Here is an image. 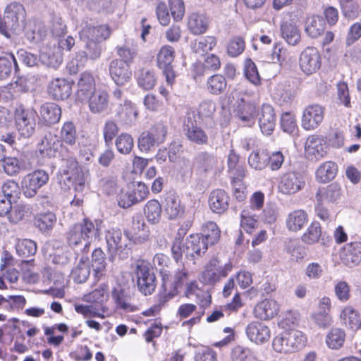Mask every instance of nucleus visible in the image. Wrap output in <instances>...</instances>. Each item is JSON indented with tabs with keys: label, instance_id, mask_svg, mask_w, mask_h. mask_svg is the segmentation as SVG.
I'll use <instances>...</instances> for the list:
<instances>
[{
	"label": "nucleus",
	"instance_id": "obj_21",
	"mask_svg": "<svg viewBox=\"0 0 361 361\" xmlns=\"http://www.w3.org/2000/svg\"><path fill=\"white\" fill-rule=\"evenodd\" d=\"M111 29L108 25L98 26L85 25L80 32L81 39L101 42L107 39L111 34Z\"/></svg>",
	"mask_w": 361,
	"mask_h": 361
},
{
	"label": "nucleus",
	"instance_id": "obj_29",
	"mask_svg": "<svg viewBox=\"0 0 361 361\" xmlns=\"http://www.w3.org/2000/svg\"><path fill=\"white\" fill-rule=\"evenodd\" d=\"M128 233L130 236V240H133L135 243H142L148 240L149 230L143 219L137 216L136 218H133L131 231Z\"/></svg>",
	"mask_w": 361,
	"mask_h": 361
},
{
	"label": "nucleus",
	"instance_id": "obj_49",
	"mask_svg": "<svg viewBox=\"0 0 361 361\" xmlns=\"http://www.w3.org/2000/svg\"><path fill=\"white\" fill-rule=\"evenodd\" d=\"M202 233L200 235L204 238V240L209 245H212L219 241L221 232L218 226L214 222H207L202 226Z\"/></svg>",
	"mask_w": 361,
	"mask_h": 361
},
{
	"label": "nucleus",
	"instance_id": "obj_18",
	"mask_svg": "<svg viewBox=\"0 0 361 361\" xmlns=\"http://www.w3.org/2000/svg\"><path fill=\"white\" fill-rule=\"evenodd\" d=\"M245 333L249 340L256 344L267 342L271 336L269 326L260 322L249 323L245 329Z\"/></svg>",
	"mask_w": 361,
	"mask_h": 361
},
{
	"label": "nucleus",
	"instance_id": "obj_22",
	"mask_svg": "<svg viewBox=\"0 0 361 361\" xmlns=\"http://www.w3.org/2000/svg\"><path fill=\"white\" fill-rule=\"evenodd\" d=\"M87 97L89 109L92 114H102L108 109L109 97L106 90L97 89Z\"/></svg>",
	"mask_w": 361,
	"mask_h": 361
},
{
	"label": "nucleus",
	"instance_id": "obj_23",
	"mask_svg": "<svg viewBox=\"0 0 361 361\" xmlns=\"http://www.w3.org/2000/svg\"><path fill=\"white\" fill-rule=\"evenodd\" d=\"M279 312V305L271 299H265L256 305L253 313L256 318L261 320L272 319Z\"/></svg>",
	"mask_w": 361,
	"mask_h": 361
},
{
	"label": "nucleus",
	"instance_id": "obj_40",
	"mask_svg": "<svg viewBox=\"0 0 361 361\" xmlns=\"http://www.w3.org/2000/svg\"><path fill=\"white\" fill-rule=\"evenodd\" d=\"M307 222V214L302 209L290 212L286 219V226L289 231H300Z\"/></svg>",
	"mask_w": 361,
	"mask_h": 361
},
{
	"label": "nucleus",
	"instance_id": "obj_3",
	"mask_svg": "<svg viewBox=\"0 0 361 361\" xmlns=\"http://www.w3.org/2000/svg\"><path fill=\"white\" fill-rule=\"evenodd\" d=\"M305 344L304 334L298 330H290L279 334L274 338L272 341L273 349L280 353H294Z\"/></svg>",
	"mask_w": 361,
	"mask_h": 361
},
{
	"label": "nucleus",
	"instance_id": "obj_36",
	"mask_svg": "<svg viewBox=\"0 0 361 361\" xmlns=\"http://www.w3.org/2000/svg\"><path fill=\"white\" fill-rule=\"evenodd\" d=\"M18 71L17 60L13 54L7 53L0 56V80L7 79L13 71L17 73Z\"/></svg>",
	"mask_w": 361,
	"mask_h": 361
},
{
	"label": "nucleus",
	"instance_id": "obj_62",
	"mask_svg": "<svg viewBox=\"0 0 361 361\" xmlns=\"http://www.w3.org/2000/svg\"><path fill=\"white\" fill-rule=\"evenodd\" d=\"M1 192L11 201H15L20 195L18 183L13 180H8L2 185Z\"/></svg>",
	"mask_w": 361,
	"mask_h": 361
},
{
	"label": "nucleus",
	"instance_id": "obj_53",
	"mask_svg": "<svg viewBox=\"0 0 361 361\" xmlns=\"http://www.w3.org/2000/svg\"><path fill=\"white\" fill-rule=\"evenodd\" d=\"M216 44V39L214 37H202L194 42L192 44V49L196 54L203 55L212 50Z\"/></svg>",
	"mask_w": 361,
	"mask_h": 361
},
{
	"label": "nucleus",
	"instance_id": "obj_11",
	"mask_svg": "<svg viewBox=\"0 0 361 361\" xmlns=\"http://www.w3.org/2000/svg\"><path fill=\"white\" fill-rule=\"evenodd\" d=\"M37 113L33 109H23L16 114V125L20 135L24 137L32 135L36 127Z\"/></svg>",
	"mask_w": 361,
	"mask_h": 361
},
{
	"label": "nucleus",
	"instance_id": "obj_24",
	"mask_svg": "<svg viewBox=\"0 0 361 361\" xmlns=\"http://www.w3.org/2000/svg\"><path fill=\"white\" fill-rule=\"evenodd\" d=\"M340 257L347 266L357 265L361 262V243L353 242L346 244L341 250Z\"/></svg>",
	"mask_w": 361,
	"mask_h": 361
},
{
	"label": "nucleus",
	"instance_id": "obj_6",
	"mask_svg": "<svg viewBox=\"0 0 361 361\" xmlns=\"http://www.w3.org/2000/svg\"><path fill=\"white\" fill-rule=\"evenodd\" d=\"M197 114L195 111H188L183 121V130L186 138L197 145L208 143V135L206 132L197 124Z\"/></svg>",
	"mask_w": 361,
	"mask_h": 361
},
{
	"label": "nucleus",
	"instance_id": "obj_27",
	"mask_svg": "<svg viewBox=\"0 0 361 361\" xmlns=\"http://www.w3.org/2000/svg\"><path fill=\"white\" fill-rule=\"evenodd\" d=\"M342 195L341 186L337 183H333L326 187L318 189L315 195L316 201L325 203L336 202Z\"/></svg>",
	"mask_w": 361,
	"mask_h": 361
},
{
	"label": "nucleus",
	"instance_id": "obj_28",
	"mask_svg": "<svg viewBox=\"0 0 361 361\" xmlns=\"http://www.w3.org/2000/svg\"><path fill=\"white\" fill-rule=\"evenodd\" d=\"M227 276V271L221 269L219 262L216 258L212 259L207 264L202 274V278L205 283H213Z\"/></svg>",
	"mask_w": 361,
	"mask_h": 361
},
{
	"label": "nucleus",
	"instance_id": "obj_60",
	"mask_svg": "<svg viewBox=\"0 0 361 361\" xmlns=\"http://www.w3.org/2000/svg\"><path fill=\"white\" fill-rule=\"evenodd\" d=\"M322 234L321 226L319 222H312L302 236V240L307 244H314L319 241Z\"/></svg>",
	"mask_w": 361,
	"mask_h": 361
},
{
	"label": "nucleus",
	"instance_id": "obj_32",
	"mask_svg": "<svg viewBox=\"0 0 361 361\" xmlns=\"http://www.w3.org/2000/svg\"><path fill=\"white\" fill-rule=\"evenodd\" d=\"M95 89V81L93 75L89 72L80 75L78 82V97L83 100L87 98Z\"/></svg>",
	"mask_w": 361,
	"mask_h": 361
},
{
	"label": "nucleus",
	"instance_id": "obj_35",
	"mask_svg": "<svg viewBox=\"0 0 361 361\" xmlns=\"http://www.w3.org/2000/svg\"><path fill=\"white\" fill-rule=\"evenodd\" d=\"M338 172V167L336 163L333 161H325L320 164L315 172L316 180L325 183L333 180Z\"/></svg>",
	"mask_w": 361,
	"mask_h": 361
},
{
	"label": "nucleus",
	"instance_id": "obj_57",
	"mask_svg": "<svg viewBox=\"0 0 361 361\" xmlns=\"http://www.w3.org/2000/svg\"><path fill=\"white\" fill-rule=\"evenodd\" d=\"M60 139L67 145L73 146L77 140V131L72 122H66L60 132Z\"/></svg>",
	"mask_w": 361,
	"mask_h": 361
},
{
	"label": "nucleus",
	"instance_id": "obj_51",
	"mask_svg": "<svg viewBox=\"0 0 361 361\" xmlns=\"http://www.w3.org/2000/svg\"><path fill=\"white\" fill-rule=\"evenodd\" d=\"M226 78L220 74H215L209 78L207 82V90L212 94H220L226 88Z\"/></svg>",
	"mask_w": 361,
	"mask_h": 361
},
{
	"label": "nucleus",
	"instance_id": "obj_10",
	"mask_svg": "<svg viewBox=\"0 0 361 361\" xmlns=\"http://www.w3.org/2000/svg\"><path fill=\"white\" fill-rule=\"evenodd\" d=\"M49 180L48 173L43 170H36L26 175L22 180L23 193L27 197H33L38 190Z\"/></svg>",
	"mask_w": 361,
	"mask_h": 361
},
{
	"label": "nucleus",
	"instance_id": "obj_41",
	"mask_svg": "<svg viewBox=\"0 0 361 361\" xmlns=\"http://www.w3.org/2000/svg\"><path fill=\"white\" fill-rule=\"evenodd\" d=\"M164 211L169 219H176L183 214L184 207L181 204L178 197L169 195L166 198Z\"/></svg>",
	"mask_w": 361,
	"mask_h": 361
},
{
	"label": "nucleus",
	"instance_id": "obj_59",
	"mask_svg": "<svg viewBox=\"0 0 361 361\" xmlns=\"http://www.w3.org/2000/svg\"><path fill=\"white\" fill-rule=\"evenodd\" d=\"M134 141L132 136L128 133H121L116 139V147L118 152L123 154H128L133 149Z\"/></svg>",
	"mask_w": 361,
	"mask_h": 361
},
{
	"label": "nucleus",
	"instance_id": "obj_25",
	"mask_svg": "<svg viewBox=\"0 0 361 361\" xmlns=\"http://www.w3.org/2000/svg\"><path fill=\"white\" fill-rule=\"evenodd\" d=\"M71 85L65 79L53 80L48 87V92L54 99H66L71 95Z\"/></svg>",
	"mask_w": 361,
	"mask_h": 361
},
{
	"label": "nucleus",
	"instance_id": "obj_58",
	"mask_svg": "<svg viewBox=\"0 0 361 361\" xmlns=\"http://www.w3.org/2000/svg\"><path fill=\"white\" fill-rule=\"evenodd\" d=\"M30 207L27 204H17L13 206L8 215L10 222L17 224L21 221L25 216L30 214Z\"/></svg>",
	"mask_w": 361,
	"mask_h": 361
},
{
	"label": "nucleus",
	"instance_id": "obj_64",
	"mask_svg": "<svg viewBox=\"0 0 361 361\" xmlns=\"http://www.w3.org/2000/svg\"><path fill=\"white\" fill-rule=\"evenodd\" d=\"M137 82L145 90L152 89L156 83L154 73L148 70H141L137 76Z\"/></svg>",
	"mask_w": 361,
	"mask_h": 361
},
{
	"label": "nucleus",
	"instance_id": "obj_34",
	"mask_svg": "<svg viewBox=\"0 0 361 361\" xmlns=\"http://www.w3.org/2000/svg\"><path fill=\"white\" fill-rule=\"evenodd\" d=\"M90 274L89 257L87 254L82 253L78 264L72 269L71 276L77 283H82L87 281Z\"/></svg>",
	"mask_w": 361,
	"mask_h": 361
},
{
	"label": "nucleus",
	"instance_id": "obj_20",
	"mask_svg": "<svg viewBox=\"0 0 361 361\" xmlns=\"http://www.w3.org/2000/svg\"><path fill=\"white\" fill-rule=\"evenodd\" d=\"M235 116L247 125L254 123L256 115L255 105L245 98L237 100L234 107Z\"/></svg>",
	"mask_w": 361,
	"mask_h": 361
},
{
	"label": "nucleus",
	"instance_id": "obj_1",
	"mask_svg": "<svg viewBox=\"0 0 361 361\" xmlns=\"http://www.w3.org/2000/svg\"><path fill=\"white\" fill-rule=\"evenodd\" d=\"M61 165L59 183L64 190L71 187L76 191H82L89 176V171L79 166L74 154L66 147L60 151Z\"/></svg>",
	"mask_w": 361,
	"mask_h": 361
},
{
	"label": "nucleus",
	"instance_id": "obj_38",
	"mask_svg": "<svg viewBox=\"0 0 361 361\" xmlns=\"http://www.w3.org/2000/svg\"><path fill=\"white\" fill-rule=\"evenodd\" d=\"M340 318L341 323L352 330H357L361 326L358 312L350 306L345 307L341 311Z\"/></svg>",
	"mask_w": 361,
	"mask_h": 361
},
{
	"label": "nucleus",
	"instance_id": "obj_47",
	"mask_svg": "<svg viewBox=\"0 0 361 361\" xmlns=\"http://www.w3.org/2000/svg\"><path fill=\"white\" fill-rule=\"evenodd\" d=\"M185 295L188 298L195 295L197 298V302L202 307H206L211 303V295L209 293L197 288L195 283H190L188 285Z\"/></svg>",
	"mask_w": 361,
	"mask_h": 361
},
{
	"label": "nucleus",
	"instance_id": "obj_44",
	"mask_svg": "<svg viewBox=\"0 0 361 361\" xmlns=\"http://www.w3.org/2000/svg\"><path fill=\"white\" fill-rule=\"evenodd\" d=\"M106 257L104 252L100 249H95L92 254V267L96 278H100L106 270Z\"/></svg>",
	"mask_w": 361,
	"mask_h": 361
},
{
	"label": "nucleus",
	"instance_id": "obj_52",
	"mask_svg": "<svg viewBox=\"0 0 361 361\" xmlns=\"http://www.w3.org/2000/svg\"><path fill=\"white\" fill-rule=\"evenodd\" d=\"M40 60L47 66L57 68L62 62V54L56 48L53 51L44 50L40 54Z\"/></svg>",
	"mask_w": 361,
	"mask_h": 361
},
{
	"label": "nucleus",
	"instance_id": "obj_5",
	"mask_svg": "<svg viewBox=\"0 0 361 361\" xmlns=\"http://www.w3.org/2000/svg\"><path fill=\"white\" fill-rule=\"evenodd\" d=\"M137 285L145 295H151L157 286L156 276L151 264L146 261H140L136 265Z\"/></svg>",
	"mask_w": 361,
	"mask_h": 361
},
{
	"label": "nucleus",
	"instance_id": "obj_43",
	"mask_svg": "<svg viewBox=\"0 0 361 361\" xmlns=\"http://www.w3.org/2000/svg\"><path fill=\"white\" fill-rule=\"evenodd\" d=\"M117 55L121 59L120 61L129 65L133 62L134 57L137 54V49L134 47L133 39H126L125 44L116 47Z\"/></svg>",
	"mask_w": 361,
	"mask_h": 361
},
{
	"label": "nucleus",
	"instance_id": "obj_50",
	"mask_svg": "<svg viewBox=\"0 0 361 361\" xmlns=\"http://www.w3.org/2000/svg\"><path fill=\"white\" fill-rule=\"evenodd\" d=\"M345 339L344 330L340 328H333L326 338V345L331 349H338L343 346Z\"/></svg>",
	"mask_w": 361,
	"mask_h": 361
},
{
	"label": "nucleus",
	"instance_id": "obj_15",
	"mask_svg": "<svg viewBox=\"0 0 361 361\" xmlns=\"http://www.w3.org/2000/svg\"><path fill=\"white\" fill-rule=\"evenodd\" d=\"M328 146L324 139L317 135H310L305 142L306 156L311 160H319L327 153Z\"/></svg>",
	"mask_w": 361,
	"mask_h": 361
},
{
	"label": "nucleus",
	"instance_id": "obj_31",
	"mask_svg": "<svg viewBox=\"0 0 361 361\" xmlns=\"http://www.w3.org/2000/svg\"><path fill=\"white\" fill-rule=\"evenodd\" d=\"M42 121L47 126L57 123L61 116V108L55 103H45L40 108Z\"/></svg>",
	"mask_w": 361,
	"mask_h": 361
},
{
	"label": "nucleus",
	"instance_id": "obj_7",
	"mask_svg": "<svg viewBox=\"0 0 361 361\" xmlns=\"http://www.w3.org/2000/svg\"><path fill=\"white\" fill-rule=\"evenodd\" d=\"M162 274L161 289L163 290V302H166L178 293V288L180 287L188 279V271L182 269L176 271L173 276L164 272Z\"/></svg>",
	"mask_w": 361,
	"mask_h": 361
},
{
	"label": "nucleus",
	"instance_id": "obj_12",
	"mask_svg": "<svg viewBox=\"0 0 361 361\" xmlns=\"http://www.w3.org/2000/svg\"><path fill=\"white\" fill-rule=\"evenodd\" d=\"M324 116V107L315 104L308 105L303 110L302 127L306 130H313L322 123Z\"/></svg>",
	"mask_w": 361,
	"mask_h": 361
},
{
	"label": "nucleus",
	"instance_id": "obj_16",
	"mask_svg": "<svg viewBox=\"0 0 361 361\" xmlns=\"http://www.w3.org/2000/svg\"><path fill=\"white\" fill-rule=\"evenodd\" d=\"M4 18L13 31L18 30L23 24L25 19V11L22 4L12 2L4 9Z\"/></svg>",
	"mask_w": 361,
	"mask_h": 361
},
{
	"label": "nucleus",
	"instance_id": "obj_17",
	"mask_svg": "<svg viewBox=\"0 0 361 361\" xmlns=\"http://www.w3.org/2000/svg\"><path fill=\"white\" fill-rule=\"evenodd\" d=\"M257 116L259 126L262 133L267 135H271L275 128L276 122V117L273 106L268 104H264L261 106Z\"/></svg>",
	"mask_w": 361,
	"mask_h": 361
},
{
	"label": "nucleus",
	"instance_id": "obj_56",
	"mask_svg": "<svg viewBox=\"0 0 361 361\" xmlns=\"http://www.w3.org/2000/svg\"><path fill=\"white\" fill-rule=\"evenodd\" d=\"M16 250L19 256L28 257L36 253L37 245L35 242L30 239L18 240L16 245Z\"/></svg>",
	"mask_w": 361,
	"mask_h": 361
},
{
	"label": "nucleus",
	"instance_id": "obj_61",
	"mask_svg": "<svg viewBox=\"0 0 361 361\" xmlns=\"http://www.w3.org/2000/svg\"><path fill=\"white\" fill-rule=\"evenodd\" d=\"M244 74L247 80L255 85H258L261 82V78L255 63L247 59L245 61Z\"/></svg>",
	"mask_w": 361,
	"mask_h": 361
},
{
	"label": "nucleus",
	"instance_id": "obj_30",
	"mask_svg": "<svg viewBox=\"0 0 361 361\" xmlns=\"http://www.w3.org/2000/svg\"><path fill=\"white\" fill-rule=\"evenodd\" d=\"M229 197L223 190H213L209 198L211 209L217 214L224 212L228 207Z\"/></svg>",
	"mask_w": 361,
	"mask_h": 361
},
{
	"label": "nucleus",
	"instance_id": "obj_63",
	"mask_svg": "<svg viewBox=\"0 0 361 361\" xmlns=\"http://www.w3.org/2000/svg\"><path fill=\"white\" fill-rule=\"evenodd\" d=\"M107 286L103 284L85 296V300L88 302L102 303L107 299Z\"/></svg>",
	"mask_w": 361,
	"mask_h": 361
},
{
	"label": "nucleus",
	"instance_id": "obj_8",
	"mask_svg": "<svg viewBox=\"0 0 361 361\" xmlns=\"http://www.w3.org/2000/svg\"><path fill=\"white\" fill-rule=\"evenodd\" d=\"M299 67L306 75L316 73L321 66L322 59L317 48L307 47L305 48L299 56Z\"/></svg>",
	"mask_w": 361,
	"mask_h": 361
},
{
	"label": "nucleus",
	"instance_id": "obj_55",
	"mask_svg": "<svg viewBox=\"0 0 361 361\" xmlns=\"http://www.w3.org/2000/svg\"><path fill=\"white\" fill-rule=\"evenodd\" d=\"M161 206L156 200L147 202L145 207V214L149 222L157 224L161 219Z\"/></svg>",
	"mask_w": 361,
	"mask_h": 361
},
{
	"label": "nucleus",
	"instance_id": "obj_26",
	"mask_svg": "<svg viewBox=\"0 0 361 361\" xmlns=\"http://www.w3.org/2000/svg\"><path fill=\"white\" fill-rule=\"evenodd\" d=\"M137 116V111L129 101H126L123 104H120L116 111V117L118 122L123 125L130 126L135 123Z\"/></svg>",
	"mask_w": 361,
	"mask_h": 361
},
{
	"label": "nucleus",
	"instance_id": "obj_46",
	"mask_svg": "<svg viewBox=\"0 0 361 361\" xmlns=\"http://www.w3.org/2000/svg\"><path fill=\"white\" fill-rule=\"evenodd\" d=\"M269 154L267 151L257 149L252 152L248 157L250 166L256 170L264 169L269 164Z\"/></svg>",
	"mask_w": 361,
	"mask_h": 361
},
{
	"label": "nucleus",
	"instance_id": "obj_48",
	"mask_svg": "<svg viewBox=\"0 0 361 361\" xmlns=\"http://www.w3.org/2000/svg\"><path fill=\"white\" fill-rule=\"evenodd\" d=\"M56 221L55 214L47 212L37 215L35 218L34 224L42 232L48 233L53 228Z\"/></svg>",
	"mask_w": 361,
	"mask_h": 361
},
{
	"label": "nucleus",
	"instance_id": "obj_33",
	"mask_svg": "<svg viewBox=\"0 0 361 361\" xmlns=\"http://www.w3.org/2000/svg\"><path fill=\"white\" fill-rule=\"evenodd\" d=\"M281 35L291 46L298 45L301 39L299 29L294 23L290 21H284L281 23Z\"/></svg>",
	"mask_w": 361,
	"mask_h": 361
},
{
	"label": "nucleus",
	"instance_id": "obj_19",
	"mask_svg": "<svg viewBox=\"0 0 361 361\" xmlns=\"http://www.w3.org/2000/svg\"><path fill=\"white\" fill-rule=\"evenodd\" d=\"M109 73L117 85H125L132 75L129 65L119 59H114L110 62Z\"/></svg>",
	"mask_w": 361,
	"mask_h": 361
},
{
	"label": "nucleus",
	"instance_id": "obj_37",
	"mask_svg": "<svg viewBox=\"0 0 361 361\" xmlns=\"http://www.w3.org/2000/svg\"><path fill=\"white\" fill-rule=\"evenodd\" d=\"M209 22L203 14L192 13L188 21V27L193 35L204 33L208 28Z\"/></svg>",
	"mask_w": 361,
	"mask_h": 361
},
{
	"label": "nucleus",
	"instance_id": "obj_2",
	"mask_svg": "<svg viewBox=\"0 0 361 361\" xmlns=\"http://www.w3.org/2000/svg\"><path fill=\"white\" fill-rule=\"evenodd\" d=\"M102 221H94L85 218L82 222L74 224L67 232V242L73 249L79 247L84 254L90 251V244L100 239Z\"/></svg>",
	"mask_w": 361,
	"mask_h": 361
},
{
	"label": "nucleus",
	"instance_id": "obj_13",
	"mask_svg": "<svg viewBox=\"0 0 361 361\" xmlns=\"http://www.w3.org/2000/svg\"><path fill=\"white\" fill-rule=\"evenodd\" d=\"M209 244L200 234H192L188 236L184 243L185 257L195 259L201 257L208 249Z\"/></svg>",
	"mask_w": 361,
	"mask_h": 361
},
{
	"label": "nucleus",
	"instance_id": "obj_4",
	"mask_svg": "<svg viewBox=\"0 0 361 361\" xmlns=\"http://www.w3.org/2000/svg\"><path fill=\"white\" fill-rule=\"evenodd\" d=\"M105 238L111 261H114L116 255H118L121 258L127 257L130 250L128 247L130 240L128 233L123 235L120 228L111 227L106 231Z\"/></svg>",
	"mask_w": 361,
	"mask_h": 361
},
{
	"label": "nucleus",
	"instance_id": "obj_45",
	"mask_svg": "<svg viewBox=\"0 0 361 361\" xmlns=\"http://www.w3.org/2000/svg\"><path fill=\"white\" fill-rule=\"evenodd\" d=\"M272 97L280 105H283L290 103L294 94L289 86L279 84L274 88Z\"/></svg>",
	"mask_w": 361,
	"mask_h": 361
},
{
	"label": "nucleus",
	"instance_id": "obj_42",
	"mask_svg": "<svg viewBox=\"0 0 361 361\" xmlns=\"http://www.w3.org/2000/svg\"><path fill=\"white\" fill-rule=\"evenodd\" d=\"M325 30V23L320 16H313L307 20L305 32L312 37H319Z\"/></svg>",
	"mask_w": 361,
	"mask_h": 361
},
{
	"label": "nucleus",
	"instance_id": "obj_54",
	"mask_svg": "<svg viewBox=\"0 0 361 361\" xmlns=\"http://www.w3.org/2000/svg\"><path fill=\"white\" fill-rule=\"evenodd\" d=\"M231 361H255L257 357L247 347L235 346L231 352Z\"/></svg>",
	"mask_w": 361,
	"mask_h": 361
},
{
	"label": "nucleus",
	"instance_id": "obj_14",
	"mask_svg": "<svg viewBox=\"0 0 361 361\" xmlns=\"http://www.w3.org/2000/svg\"><path fill=\"white\" fill-rule=\"evenodd\" d=\"M305 185L302 176L297 172L284 173L279 183V190L286 195H292L300 191Z\"/></svg>",
	"mask_w": 361,
	"mask_h": 361
},
{
	"label": "nucleus",
	"instance_id": "obj_39",
	"mask_svg": "<svg viewBox=\"0 0 361 361\" xmlns=\"http://www.w3.org/2000/svg\"><path fill=\"white\" fill-rule=\"evenodd\" d=\"M216 164V157L207 152H199L194 159V165L198 170L203 172L213 169Z\"/></svg>",
	"mask_w": 361,
	"mask_h": 361
},
{
	"label": "nucleus",
	"instance_id": "obj_9",
	"mask_svg": "<svg viewBox=\"0 0 361 361\" xmlns=\"http://www.w3.org/2000/svg\"><path fill=\"white\" fill-rule=\"evenodd\" d=\"M175 57V50L169 45L163 46L157 56L158 67L162 70L167 83L171 85L175 80L176 75L171 65Z\"/></svg>",
	"mask_w": 361,
	"mask_h": 361
}]
</instances>
